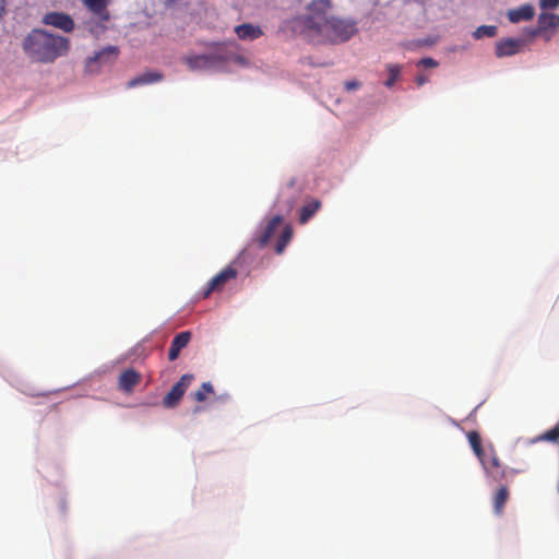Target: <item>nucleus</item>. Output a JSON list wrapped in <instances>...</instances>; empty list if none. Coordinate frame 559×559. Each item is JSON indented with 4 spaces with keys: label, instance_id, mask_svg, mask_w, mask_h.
Wrapping results in <instances>:
<instances>
[{
    "label": "nucleus",
    "instance_id": "6",
    "mask_svg": "<svg viewBox=\"0 0 559 559\" xmlns=\"http://www.w3.org/2000/svg\"><path fill=\"white\" fill-rule=\"evenodd\" d=\"M43 23L45 25L53 26L66 33H71L74 29V21L72 17L63 12H49L44 15Z\"/></svg>",
    "mask_w": 559,
    "mask_h": 559
},
{
    "label": "nucleus",
    "instance_id": "22",
    "mask_svg": "<svg viewBox=\"0 0 559 559\" xmlns=\"http://www.w3.org/2000/svg\"><path fill=\"white\" fill-rule=\"evenodd\" d=\"M118 56V49L116 47H108L97 52L93 58L94 61L97 62H106L116 59Z\"/></svg>",
    "mask_w": 559,
    "mask_h": 559
},
{
    "label": "nucleus",
    "instance_id": "23",
    "mask_svg": "<svg viewBox=\"0 0 559 559\" xmlns=\"http://www.w3.org/2000/svg\"><path fill=\"white\" fill-rule=\"evenodd\" d=\"M497 35V27L495 25H481L476 28L473 33V36L476 39H480L483 37H493Z\"/></svg>",
    "mask_w": 559,
    "mask_h": 559
},
{
    "label": "nucleus",
    "instance_id": "11",
    "mask_svg": "<svg viewBox=\"0 0 559 559\" xmlns=\"http://www.w3.org/2000/svg\"><path fill=\"white\" fill-rule=\"evenodd\" d=\"M190 340L191 333L189 331L180 332L174 337L168 350V358L170 361H174L179 357L181 349L187 347Z\"/></svg>",
    "mask_w": 559,
    "mask_h": 559
},
{
    "label": "nucleus",
    "instance_id": "33",
    "mask_svg": "<svg viewBox=\"0 0 559 559\" xmlns=\"http://www.w3.org/2000/svg\"><path fill=\"white\" fill-rule=\"evenodd\" d=\"M5 0H1V2H4Z\"/></svg>",
    "mask_w": 559,
    "mask_h": 559
},
{
    "label": "nucleus",
    "instance_id": "5",
    "mask_svg": "<svg viewBox=\"0 0 559 559\" xmlns=\"http://www.w3.org/2000/svg\"><path fill=\"white\" fill-rule=\"evenodd\" d=\"M487 476L492 478L495 481H501L502 479H507V468L502 466L498 455L496 452H491L490 455H483L479 459Z\"/></svg>",
    "mask_w": 559,
    "mask_h": 559
},
{
    "label": "nucleus",
    "instance_id": "4",
    "mask_svg": "<svg viewBox=\"0 0 559 559\" xmlns=\"http://www.w3.org/2000/svg\"><path fill=\"white\" fill-rule=\"evenodd\" d=\"M193 380V376L190 373L183 374L178 382H176L170 391L163 399V405L166 408H173L177 406L186 393L187 389L190 386Z\"/></svg>",
    "mask_w": 559,
    "mask_h": 559
},
{
    "label": "nucleus",
    "instance_id": "14",
    "mask_svg": "<svg viewBox=\"0 0 559 559\" xmlns=\"http://www.w3.org/2000/svg\"><path fill=\"white\" fill-rule=\"evenodd\" d=\"M162 80H163V74L160 72H157V71H146L144 73H141V74L136 75L132 80H130L127 83V87L128 88H133V87H136V86H140V85H147V84L157 83V82H160Z\"/></svg>",
    "mask_w": 559,
    "mask_h": 559
},
{
    "label": "nucleus",
    "instance_id": "13",
    "mask_svg": "<svg viewBox=\"0 0 559 559\" xmlns=\"http://www.w3.org/2000/svg\"><path fill=\"white\" fill-rule=\"evenodd\" d=\"M535 15V9L532 4L526 3L521 7L510 10L508 12V19L512 23H520L522 21H530Z\"/></svg>",
    "mask_w": 559,
    "mask_h": 559
},
{
    "label": "nucleus",
    "instance_id": "10",
    "mask_svg": "<svg viewBox=\"0 0 559 559\" xmlns=\"http://www.w3.org/2000/svg\"><path fill=\"white\" fill-rule=\"evenodd\" d=\"M521 39L507 38L496 44L495 53L498 58L514 56L520 51Z\"/></svg>",
    "mask_w": 559,
    "mask_h": 559
},
{
    "label": "nucleus",
    "instance_id": "20",
    "mask_svg": "<svg viewBox=\"0 0 559 559\" xmlns=\"http://www.w3.org/2000/svg\"><path fill=\"white\" fill-rule=\"evenodd\" d=\"M293 238V228L290 225H284L283 230L276 241L275 252L282 254Z\"/></svg>",
    "mask_w": 559,
    "mask_h": 559
},
{
    "label": "nucleus",
    "instance_id": "24",
    "mask_svg": "<svg viewBox=\"0 0 559 559\" xmlns=\"http://www.w3.org/2000/svg\"><path fill=\"white\" fill-rule=\"evenodd\" d=\"M386 70L389 73L388 80L384 82L386 87H392L400 76L401 68L397 64H388Z\"/></svg>",
    "mask_w": 559,
    "mask_h": 559
},
{
    "label": "nucleus",
    "instance_id": "25",
    "mask_svg": "<svg viewBox=\"0 0 559 559\" xmlns=\"http://www.w3.org/2000/svg\"><path fill=\"white\" fill-rule=\"evenodd\" d=\"M213 392V385L210 382H203L200 389L193 393V399L197 402H204L206 400V395Z\"/></svg>",
    "mask_w": 559,
    "mask_h": 559
},
{
    "label": "nucleus",
    "instance_id": "28",
    "mask_svg": "<svg viewBox=\"0 0 559 559\" xmlns=\"http://www.w3.org/2000/svg\"><path fill=\"white\" fill-rule=\"evenodd\" d=\"M419 64H423L428 68H436L438 67V62L432 58H424L419 61Z\"/></svg>",
    "mask_w": 559,
    "mask_h": 559
},
{
    "label": "nucleus",
    "instance_id": "32",
    "mask_svg": "<svg viewBox=\"0 0 559 559\" xmlns=\"http://www.w3.org/2000/svg\"><path fill=\"white\" fill-rule=\"evenodd\" d=\"M5 13V8H4V2L1 3L0 5V17H2Z\"/></svg>",
    "mask_w": 559,
    "mask_h": 559
},
{
    "label": "nucleus",
    "instance_id": "3",
    "mask_svg": "<svg viewBox=\"0 0 559 559\" xmlns=\"http://www.w3.org/2000/svg\"><path fill=\"white\" fill-rule=\"evenodd\" d=\"M357 32L356 23L334 15L321 28L318 38L336 44L347 41Z\"/></svg>",
    "mask_w": 559,
    "mask_h": 559
},
{
    "label": "nucleus",
    "instance_id": "1",
    "mask_svg": "<svg viewBox=\"0 0 559 559\" xmlns=\"http://www.w3.org/2000/svg\"><path fill=\"white\" fill-rule=\"evenodd\" d=\"M24 52L35 62L51 63L70 49V40L63 36L34 28L23 40Z\"/></svg>",
    "mask_w": 559,
    "mask_h": 559
},
{
    "label": "nucleus",
    "instance_id": "30",
    "mask_svg": "<svg viewBox=\"0 0 559 559\" xmlns=\"http://www.w3.org/2000/svg\"><path fill=\"white\" fill-rule=\"evenodd\" d=\"M427 82H428V78H427L426 75H424V74H420V75H418V76L416 78V83H417L419 86L424 85V84H425V83H427Z\"/></svg>",
    "mask_w": 559,
    "mask_h": 559
},
{
    "label": "nucleus",
    "instance_id": "16",
    "mask_svg": "<svg viewBox=\"0 0 559 559\" xmlns=\"http://www.w3.org/2000/svg\"><path fill=\"white\" fill-rule=\"evenodd\" d=\"M509 498H510L509 488L507 486H500L498 488V490L495 492V495L492 496L493 512L497 515H502L504 506L508 502Z\"/></svg>",
    "mask_w": 559,
    "mask_h": 559
},
{
    "label": "nucleus",
    "instance_id": "31",
    "mask_svg": "<svg viewBox=\"0 0 559 559\" xmlns=\"http://www.w3.org/2000/svg\"><path fill=\"white\" fill-rule=\"evenodd\" d=\"M507 471H508L507 478L510 476H514L515 474H519L522 472L521 469H515V468H507Z\"/></svg>",
    "mask_w": 559,
    "mask_h": 559
},
{
    "label": "nucleus",
    "instance_id": "26",
    "mask_svg": "<svg viewBox=\"0 0 559 559\" xmlns=\"http://www.w3.org/2000/svg\"><path fill=\"white\" fill-rule=\"evenodd\" d=\"M537 441H549L557 442L559 441V425L555 426L550 430L544 432L539 437L536 438Z\"/></svg>",
    "mask_w": 559,
    "mask_h": 559
},
{
    "label": "nucleus",
    "instance_id": "17",
    "mask_svg": "<svg viewBox=\"0 0 559 559\" xmlns=\"http://www.w3.org/2000/svg\"><path fill=\"white\" fill-rule=\"evenodd\" d=\"M235 32L237 36L243 40H253L255 38H259L263 34L259 26H253L251 24L238 25L235 27Z\"/></svg>",
    "mask_w": 559,
    "mask_h": 559
},
{
    "label": "nucleus",
    "instance_id": "29",
    "mask_svg": "<svg viewBox=\"0 0 559 559\" xmlns=\"http://www.w3.org/2000/svg\"><path fill=\"white\" fill-rule=\"evenodd\" d=\"M360 82L358 81H346L345 82V90L346 91H354V90H358L360 87Z\"/></svg>",
    "mask_w": 559,
    "mask_h": 559
},
{
    "label": "nucleus",
    "instance_id": "21",
    "mask_svg": "<svg viewBox=\"0 0 559 559\" xmlns=\"http://www.w3.org/2000/svg\"><path fill=\"white\" fill-rule=\"evenodd\" d=\"M468 442L476 454L478 459H481V456L485 454L484 449L481 445V438L480 435L477 431H469L467 433Z\"/></svg>",
    "mask_w": 559,
    "mask_h": 559
},
{
    "label": "nucleus",
    "instance_id": "8",
    "mask_svg": "<svg viewBox=\"0 0 559 559\" xmlns=\"http://www.w3.org/2000/svg\"><path fill=\"white\" fill-rule=\"evenodd\" d=\"M284 218L282 215L273 216L263 229L257 236V241L261 248L265 247L274 237L276 229L283 225Z\"/></svg>",
    "mask_w": 559,
    "mask_h": 559
},
{
    "label": "nucleus",
    "instance_id": "19",
    "mask_svg": "<svg viewBox=\"0 0 559 559\" xmlns=\"http://www.w3.org/2000/svg\"><path fill=\"white\" fill-rule=\"evenodd\" d=\"M559 27V15L554 13L543 12L538 16V29L536 33H540L548 28H557Z\"/></svg>",
    "mask_w": 559,
    "mask_h": 559
},
{
    "label": "nucleus",
    "instance_id": "2",
    "mask_svg": "<svg viewBox=\"0 0 559 559\" xmlns=\"http://www.w3.org/2000/svg\"><path fill=\"white\" fill-rule=\"evenodd\" d=\"M332 9V0H312L308 7V13L301 19L305 31L313 37H318L324 24H328L330 17L334 15L330 13Z\"/></svg>",
    "mask_w": 559,
    "mask_h": 559
},
{
    "label": "nucleus",
    "instance_id": "9",
    "mask_svg": "<svg viewBox=\"0 0 559 559\" xmlns=\"http://www.w3.org/2000/svg\"><path fill=\"white\" fill-rule=\"evenodd\" d=\"M185 62L191 70L209 69L218 62L215 55H197L185 58Z\"/></svg>",
    "mask_w": 559,
    "mask_h": 559
},
{
    "label": "nucleus",
    "instance_id": "12",
    "mask_svg": "<svg viewBox=\"0 0 559 559\" xmlns=\"http://www.w3.org/2000/svg\"><path fill=\"white\" fill-rule=\"evenodd\" d=\"M141 381V374L134 369H127L120 376L118 380L119 389L123 392H132L134 386Z\"/></svg>",
    "mask_w": 559,
    "mask_h": 559
},
{
    "label": "nucleus",
    "instance_id": "18",
    "mask_svg": "<svg viewBox=\"0 0 559 559\" xmlns=\"http://www.w3.org/2000/svg\"><path fill=\"white\" fill-rule=\"evenodd\" d=\"M321 202L317 199H312L311 201L304 204L300 209L299 223L306 224L312 218L316 213L321 209Z\"/></svg>",
    "mask_w": 559,
    "mask_h": 559
},
{
    "label": "nucleus",
    "instance_id": "7",
    "mask_svg": "<svg viewBox=\"0 0 559 559\" xmlns=\"http://www.w3.org/2000/svg\"><path fill=\"white\" fill-rule=\"evenodd\" d=\"M237 274L238 272L233 265H228L223 269L209 282V286L204 292V297L206 298L214 290H221L228 281L236 278Z\"/></svg>",
    "mask_w": 559,
    "mask_h": 559
},
{
    "label": "nucleus",
    "instance_id": "15",
    "mask_svg": "<svg viewBox=\"0 0 559 559\" xmlns=\"http://www.w3.org/2000/svg\"><path fill=\"white\" fill-rule=\"evenodd\" d=\"M84 5L99 20L106 22L109 20L107 10L108 0H82Z\"/></svg>",
    "mask_w": 559,
    "mask_h": 559
},
{
    "label": "nucleus",
    "instance_id": "27",
    "mask_svg": "<svg viewBox=\"0 0 559 559\" xmlns=\"http://www.w3.org/2000/svg\"><path fill=\"white\" fill-rule=\"evenodd\" d=\"M539 5L542 9H555L559 7V0H539Z\"/></svg>",
    "mask_w": 559,
    "mask_h": 559
}]
</instances>
